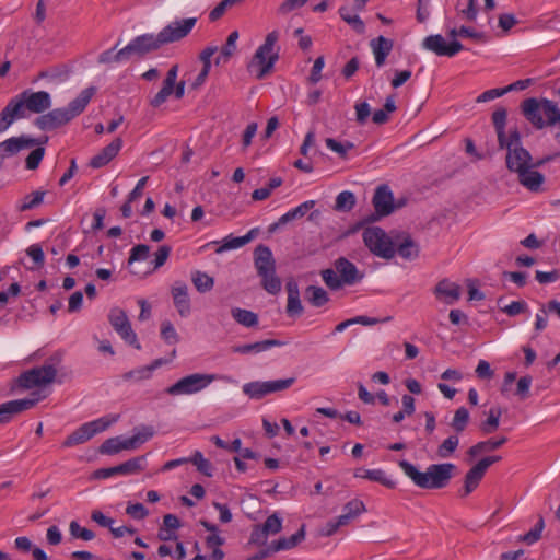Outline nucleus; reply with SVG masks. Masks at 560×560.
Instances as JSON below:
<instances>
[{
	"label": "nucleus",
	"instance_id": "nucleus-46",
	"mask_svg": "<svg viewBox=\"0 0 560 560\" xmlns=\"http://www.w3.org/2000/svg\"><path fill=\"white\" fill-rule=\"evenodd\" d=\"M501 415V408H491L488 412L487 420L481 423V431L486 434H490L497 431L500 424Z\"/></svg>",
	"mask_w": 560,
	"mask_h": 560
},
{
	"label": "nucleus",
	"instance_id": "nucleus-7",
	"mask_svg": "<svg viewBox=\"0 0 560 560\" xmlns=\"http://www.w3.org/2000/svg\"><path fill=\"white\" fill-rule=\"evenodd\" d=\"M229 380L218 374L194 373L186 375L165 389L171 396L194 395L207 388L213 381Z\"/></svg>",
	"mask_w": 560,
	"mask_h": 560
},
{
	"label": "nucleus",
	"instance_id": "nucleus-23",
	"mask_svg": "<svg viewBox=\"0 0 560 560\" xmlns=\"http://www.w3.org/2000/svg\"><path fill=\"white\" fill-rule=\"evenodd\" d=\"M173 303L182 317H187L191 312L188 287L184 282H175L171 289Z\"/></svg>",
	"mask_w": 560,
	"mask_h": 560
},
{
	"label": "nucleus",
	"instance_id": "nucleus-3",
	"mask_svg": "<svg viewBox=\"0 0 560 560\" xmlns=\"http://www.w3.org/2000/svg\"><path fill=\"white\" fill-rule=\"evenodd\" d=\"M398 465L406 476L421 489H442L446 487L456 468L452 463L432 464L428 466L424 472H421L406 459H401Z\"/></svg>",
	"mask_w": 560,
	"mask_h": 560
},
{
	"label": "nucleus",
	"instance_id": "nucleus-15",
	"mask_svg": "<svg viewBox=\"0 0 560 560\" xmlns=\"http://www.w3.org/2000/svg\"><path fill=\"white\" fill-rule=\"evenodd\" d=\"M164 46L160 34L147 33L143 35H139L135 37L130 43L126 46V49L129 55V59L132 57H143L147 54L155 51Z\"/></svg>",
	"mask_w": 560,
	"mask_h": 560
},
{
	"label": "nucleus",
	"instance_id": "nucleus-39",
	"mask_svg": "<svg viewBox=\"0 0 560 560\" xmlns=\"http://www.w3.org/2000/svg\"><path fill=\"white\" fill-rule=\"evenodd\" d=\"M231 314L234 320L244 327L249 328L258 325V315L252 311L234 307Z\"/></svg>",
	"mask_w": 560,
	"mask_h": 560
},
{
	"label": "nucleus",
	"instance_id": "nucleus-42",
	"mask_svg": "<svg viewBox=\"0 0 560 560\" xmlns=\"http://www.w3.org/2000/svg\"><path fill=\"white\" fill-rule=\"evenodd\" d=\"M116 47H117V45L114 48L107 49V50L103 51L102 54H100L98 62L100 63H113V62L121 63V62H126V61L130 60L128 51L126 49V46L124 48L119 49L118 51H115Z\"/></svg>",
	"mask_w": 560,
	"mask_h": 560
},
{
	"label": "nucleus",
	"instance_id": "nucleus-56",
	"mask_svg": "<svg viewBox=\"0 0 560 560\" xmlns=\"http://www.w3.org/2000/svg\"><path fill=\"white\" fill-rule=\"evenodd\" d=\"M261 527L268 535H276L282 529V518L278 513H273L266 518Z\"/></svg>",
	"mask_w": 560,
	"mask_h": 560
},
{
	"label": "nucleus",
	"instance_id": "nucleus-25",
	"mask_svg": "<svg viewBox=\"0 0 560 560\" xmlns=\"http://www.w3.org/2000/svg\"><path fill=\"white\" fill-rule=\"evenodd\" d=\"M335 269L339 273L345 284L352 285L363 278L357 266L345 257H340L335 261Z\"/></svg>",
	"mask_w": 560,
	"mask_h": 560
},
{
	"label": "nucleus",
	"instance_id": "nucleus-59",
	"mask_svg": "<svg viewBox=\"0 0 560 560\" xmlns=\"http://www.w3.org/2000/svg\"><path fill=\"white\" fill-rule=\"evenodd\" d=\"M45 154V149L43 147H38L34 149L25 160V166L27 170H36L43 160Z\"/></svg>",
	"mask_w": 560,
	"mask_h": 560
},
{
	"label": "nucleus",
	"instance_id": "nucleus-1",
	"mask_svg": "<svg viewBox=\"0 0 560 560\" xmlns=\"http://www.w3.org/2000/svg\"><path fill=\"white\" fill-rule=\"evenodd\" d=\"M51 107V96L46 91L25 90L12 97L0 112V133L14 121L27 118L30 114H42Z\"/></svg>",
	"mask_w": 560,
	"mask_h": 560
},
{
	"label": "nucleus",
	"instance_id": "nucleus-48",
	"mask_svg": "<svg viewBox=\"0 0 560 560\" xmlns=\"http://www.w3.org/2000/svg\"><path fill=\"white\" fill-rule=\"evenodd\" d=\"M189 463H192L197 470L203 474L207 477H211L213 474V467L211 463L203 457L202 453L196 451L191 457H189Z\"/></svg>",
	"mask_w": 560,
	"mask_h": 560
},
{
	"label": "nucleus",
	"instance_id": "nucleus-36",
	"mask_svg": "<svg viewBox=\"0 0 560 560\" xmlns=\"http://www.w3.org/2000/svg\"><path fill=\"white\" fill-rule=\"evenodd\" d=\"M506 116V109L503 107L498 108L492 114V122L498 136L499 147H503V142L509 139V136L505 133Z\"/></svg>",
	"mask_w": 560,
	"mask_h": 560
},
{
	"label": "nucleus",
	"instance_id": "nucleus-29",
	"mask_svg": "<svg viewBox=\"0 0 560 560\" xmlns=\"http://www.w3.org/2000/svg\"><path fill=\"white\" fill-rule=\"evenodd\" d=\"M284 342L277 339H266L256 341L254 343L238 345L232 348L234 353L248 354V353H260L270 350L273 347H281Z\"/></svg>",
	"mask_w": 560,
	"mask_h": 560
},
{
	"label": "nucleus",
	"instance_id": "nucleus-30",
	"mask_svg": "<svg viewBox=\"0 0 560 560\" xmlns=\"http://www.w3.org/2000/svg\"><path fill=\"white\" fill-rule=\"evenodd\" d=\"M258 233L259 229L254 228L243 236L229 235L223 240V244L215 249V253L221 254L226 250L237 249L253 241L258 235Z\"/></svg>",
	"mask_w": 560,
	"mask_h": 560
},
{
	"label": "nucleus",
	"instance_id": "nucleus-34",
	"mask_svg": "<svg viewBox=\"0 0 560 560\" xmlns=\"http://www.w3.org/2000/svg\"><path fill=\"white\" fill-rule=\"evenodd\" d=\"M122 450H131L129 446L128 439H122L121 436H115V438H109V439L105 440L101 444L98 452L101 454H105V455H115Z\"/></svg>",
	"mask_w": 560,
	"mask_h": 560
},
{
	"label": "nucleus",
	"instance_id": "nucleus-14",
	"mask_svg": "<svg viewBox=\"0 0 560 560\" xmlns=\"http://www.w3.org/2000/svg\"><path fill=\"white\" fill-rule=\"evenodd\" d=\"M178 74V65H174L166 73L163 80L161 90L151 98L150 105L152 107H160L166 100L174 94L177 100H180L185 94V81L176 83Z\"/></svg>",
	"mask_w": 560,
	"mask_h": 560
},
{
	"label": "nucleus",
	"instance_id": "nucleus-27",
	"mask_svg": "<svg viewBox=\"0 0 560 560\" xmlns=\"http://www.w3.org/2000/svg\"><path fill=\"white\" fill-rule=\"evenodd\" d=\"M370 46L372 48L376 66L378 68L383 67L386 58L394 47V42L384 36H378L370 42Z\"/></svg>",
	"mask_w": 560,
	"mask_h": 560
},
{
	"label": "nucleus",
	"instance_id": "nucleus-32",
	"mask_svg": "<svg viewBox=\"0 0 560 560\" xmlns=\"http://www.w3.org/2000/svg\"><path fill=\"white\" fill-rule=\"evenodd\" d=\"M354 476L358 478L369 479L371 481L378 482L388 489H395L397 486V482L394 479H392L390 477H388L386 475V472L381 468H377V469L360 468L355 471Z\"/></svg>",
	"mask_w": 560,
	"mask_h": 560
},
{
	"label": "nucleus",
	"instance_id": "nucleus-11",
	"mask_svg": "<svg viewBox=\"0 0 560 560\" xmlns=\"http://www.w3.org/2000/svg\"><path fill=\"white\" fill-rule=\"evenodd\" d=\"M362 237L365 246L375 256L384 259H390L395 256L394 244L383 229L378 226L366 228Z\"/></svg>",
	"mask_w": 560,
	"mask_h": 560
},
{
	"label": "nucleus",
	"instance_id": "nucleus-17",
	"mask_svg": "<svg viewBox=\"0 0 560 560\" xmlns=\"http://www.w3.org/2000/svg\"><path fill=\"white\" fill-rule=\"evenodd\" d=\"M108 320L116 332L128 343L136 345L137 349H140V345L137 343V335L131 328V324L128 319L127 314L119 307H114L108 314Z\"/></svg>",
	"mask_w": 560,
	"mask_h": 560
},
{
	"label": "nucleus",
	"instance_id": "nucleus-8",
	"mask_svg": "<svg viewBox=\"0 0 560 560\" xmlns=\"http://www.w3.org/2000/svg\"><path fill=\"white\" fill-rule=\"evenodd\" d=\"M556 103L542 98L530 97L522 103V112L524 117L537 129H542L546 126H551V115L556 114Z\"/></svg>",
	"mask_w": 560,
	"mask_h": 560
},
{
	"label": "nucleus",
	"instance_id": "nucleus-57",
	"mask_svg": "<svg viewBox=\"0 0 560 560\" xmlns=\"http://www.w3.org/2000/svg\"><path fill=\"white\" fill-rule=\"evenodd\" d=\"M69 530L72 537L80 538L85 541L92 540L95 537V534L91 529L81 527L77 521L70 522Z\"/></svg>",
	"mask_w": 560,
	"mask_h": 560
},
{
	"label": "nucleus",
	"instance_id": "nucleus-54",
	"mask_svg": "<svg viewBox=\"0 0 560 560\" xmlns=\"http://www.w3.org/2000/svg\"><path fill=\"white\" fill-rule=\"evenodd\" d=\"M322 278L325 284L331 290H338L345 284L336 269L322 270Z\"/></svg>",
	"mask_w": 560,
	"mask_h": 560
},
{
	"label": "nucleus",
	"instance_id": "nucleus-26",
	"mask_svg": "<svg viewBox=\"0 0 560 560\" xmlns=\"http://www.w3.org/2000/svg\"><path fill=\"white\" fill-rule=\"evenodd\" d=\"M167 361L164 359H155L149 365L140 366L128 371L122 374V380L126 382H141L152 377L153 372L165 364Z\"/></svg>",
	"mask_w": 560,
	"mask_h": 560
},
{
	"label": "nucleus",
	"instance_id": "nucleus-61",
	"mask_svg": "<svg viewBox=\"0 0 560 560\" xmlns=\"http://www.w3.org/2000/svg\"><path fill=\"white\" fill-rule=\"evenodd\" d=\"M501 310L509 316H516L525 313L528 310V305L525 301L520 300L511 302L509 305L501 307Z\"/></svg>",
	"mask_w": 560,
	"mask_h": 560
},
{
	"label": "nucleus",
	"instance_id": "nucleus-53",
	"mask_svg": "<svg viewBox=\"0 0 560 560\" xmlns=\"http://www.w3.org/2000/svg\"><path fill=\"white\" fill-rule=\"evenodd\" d=\"M325 143L328 149L336 152L342 159L347 158L348 151L354 148V144L350 141L341 143L334 138H327Z\"/></svg>",
	"mask_w": 560,
	"mask_h": 560
},
{
	"label": "nucleus",
	"instance_id": "nucleus-52",
	"mask_svg": "<svg viewBox=\"0 0 560 560\" xmlns=\"http://www.w3.org/2000/svg\"><path fill=\"white\" fill-rule=\"evenodd\" d=\"M459 439L457 435H450L447 439L443 441V443L438 447V455L441 458L450 457L458 447Z\"/></svg>",
	"mask_w": 560,
	"mask_h": 560
},
{
	"label": "nucleus",
	"instance_id": "nucleus-13",
	"mask_svg": "<svg viewBox=\"0 0 560 560\" xmlns=\"http://www.w3.org/2000/svg\"><path fill=\"white\" fill-rule=\"evenodd\" d=\"M448 36L452 40L446 43L445 38L440 34L429 35L423 39L422 47L438 56L454 57L464 49V46L456 39L459 36L458 30L452 28L448 32Z\"/></svg>",
	"mask_w": 560,
	"mask_h": 560
},
{
	"label": "nucleus",
	"instance_id": "nucleus-40",
	"mask_svg": "<svg viewBox=\"0 0 560 560\" xmlns=\"http://www.w3.org/2000/svg\"><path fill=\"white\" fill-rule=\"evenodd\" d=\"M506 441L508 439L505 436H502L501 439L498 440L489 439L487 441L478 442L468 450V455L471 457H476L482 452L494 451L501 447L503 444H505Z\"/></svg>",
	"mask_w": 560,
	"mask_h": 560
},
{
	"label": "nucleus",
	"instance_id": "nucleus-31",
	"mask_svg": "<svg viewBox=\"0 0 560 560\" xmlns=\"http://www.w3.org/2000/svg\"><path fill=\"white\" fill-rule=\"evenodd\" d=\"M365 511L366 508L362 500L352 499L343 505L342 514L339 515L337 518L339 521V524L346 526Z\"/></svg>",
	"mask_w": 560,
	"mask_h": 560
},
{
	"label": "nucleus",
	"instance_id": "nucleus-58",
	"mask_svg": "<svg viewBox=\"0 0 560 560\" xmlns=\"http://www.w3.org/2000/svg\"><path fill=\"white\" fill-rule=\"evenodd\" d=\"M161 336L167 343H176L179 340L178 334L176 332L173 324L165 320L161 325Z\"/></svg>",
	"mask_w": 560,
	"mask_h": 560
},
{
	"label": "nucleus",
	"instance_id": "nucleus-49",
	"mask_svg": "<svg viewBox=\"0 0 560 560\" xmlns=\"http://www.w3.org/2000/svg\"><path fill=\"white\" fill-rule=\"evenodd\" d=\"M339 14L341 19L351 25L358 33H362L364 31L365 26L363 21L358 14H352L349 8L341 7L339 9Z\"/></svg>",
	"mask_w": 560,
	"mask_h": 560
},
{
	"label": "nucleus",
	"instance_id": "nucleus-55",
	"mask_svg": "<svg viewBox=\"0 0 560 560\" xmlns=\"http://www.w3.org/2000/svg\"><path fill=\"white\" fill-rule=\"evenodd\" d=\"M544 527H545V522H544V518L540 516L538 522L536 523L535 527L533 529H530L528 533L521 535L518 537V540L523 541L527 545H532V544L536 542L537 540H539Z\"/></svg>",
	"mask_w": 560,
	"mask_h": 560
},
{
	"label": "nucleus",
	"instance_id": "nucleus-38",
	"mask_svg": "<svg viewBox=\"0 0 560 560\" xmlns=\"http://www.w3.org/2000/svg\"><path fill=\"white\" fill-rule=\"evenodd\" d=\"M306 301L315 307H320L329 301L328 293L317 285H308L305 290Z\"/></svg>",
	"mask_w": 560,
	"mask_h": 560
},
{
	"label": "nucleus",
	"instance_id": "nucleus-45",
	"mask_svg": "<svg viewBox=\"0 0 560 560\" xmlns=\"http://www.w3.org/2000/svg\"><path fill=\"white\" fill-rule=\"evenodd\" d=\"M191 281L197 291L200 293H206L210 291L214 285L213 278L199 270L192 272Z\"/></svg>",
	"mask_w": 560,
	"mask_h": 560
},
{
	"label": "nucleus",
	"instance_id": "nucleus-4",
	"mask_svg": "<svg viewBox=\"0 0 560 560\" xmlns=\"http://www.w3.org/2000/svg\"><path fill=\"white\" fill-rule=\"evenodd\" d=\"M279 39L278 31L267 34L265 42L260 45L247 66L249 73L254 74L257 80L264 79L271 73L279 55L275 51V45Z\"/></svg>",
	"mask_w": 560,
	"mask_h": 560
},
{
	"label": "nucleus",
	"instance_id": "nucleus-43",
	"mask_svg": "<svg viewBox=\"0 0 560 560\" xmlns=\"http://www.w3.org/2000/svg\"><path fill=\"white\" fill-rule=\"evenodd\" d=\"M315 206L314 200H307L298 207L289 210L280 217V223H289L293 220L303 218L313 207Z\"/></svg>",
	"mask_w": 560,
	"mask_h": 560
},
{
	"label": "nucleus",
	"instance_id": "nucleus-44",
	"mask_svg": "<svg viewBox=\"0 0 560 560\" xmlns=\"http://www.w3.org/2000/svg\"><path fill=\"white\" fill-rule=\"evenodd\" d=\"M136 430L137 431L132 436L127 438L131 450L138 448L141 444L145 443L154 435L153 428L149 425H142Z\"/></svg>",
	"mask_w": 560,
	"mask_h": 560
},
{
	"label": "nucleus",
	"instance_id": "nucleus-47",
	"mask_svg": "<svg viewBox=\"0 0 560 560\" xmlns=\"http://www.w3.org/2000/svg\"><path fill=\"white\" fill-rule=\"evenodd\" d=\"M469 422V411L465 407H459L453 417L451 427L456 433L463 432Z\"/></svg>",
	"mask_w": 560,
	"mask_h": 560
},
{
	"label": "nucleus",
	"instance_id": "nucleus-24",
	"mask_svg": "<svg viewBox=\"0 0 560 560\" xmlns=\"http://www.w3.org/2000/svg\"><path fill=\"white\" fill-rule=\"evenodd\" d=\"M122 148L121 138H115L108 145L103 148L96 155L90 160V166L93 168H101L107 165Z\"/></svg>",
	"mask_w": 560,
	"mask_h": 560
},
{
	"label": "nucleus",
	"instance_id": "nucleus-22",
	"mask_svg": "<svg viewBox=\"0 0 560 560\" xmlns=\"http://www.w3.org/2000/svg\"><path fill=\"white\" fill-rule=\"evenodd\" d=\"M37 398L15 399L0 405V423H7L13 415L28 410L36 405Z\"/></svg>",
	"mask_w": 560,
	"mask_h": 560
},
{
	"label": "nucleus",
	"instance_id": "nucleus-64",
	"mask_svg": "<svg viewBox=\"0 0 560 560\" xmlns=\"http://www.w3.org/2000/svg\"><path fill=\"white\" fill-rule=\"evenodd\" d=\"M532 382H533V378L529 375L522 376L517 381L516 393L515 394L521 399H526L529 396V388H530Z\"/></svg>",
	"mask_w": 560,
	"mask_h": 560
},
{
	"label": "nucleus",
	"instance_id": "nucleus-6",
	"mask_svg": "<svg viewBox=\"0 0 560 560\" xmlns=\"http://www.w3.org/2000/svg\"><path fill=\"white\" fill-rule=\"evenodd\" d=\"M499 148L506 150L505 164L510 172L518 174L530 166L532 155L523 147L521 133L516 128L510 130L509 139Z\"/></svg>",
	"mask_w": 560,
	"mask_h": 560
},
{
	"label": "nucleus",
	"instance_id": "nucleus-50",
	"mask_svg": "<svg viewBox=\"0 0 560 560\" xmlns=\"http://www.w3.org/2000/svg\"><path fill=\"white\" fill-rule=\"evenodd\" d=\"M354 194L349 190H345L338 194L336 198L335 209L339 211H350L354 207Z\"/></svg>",
	"mask_w": 560,
	"mask_h": 560
},
{
	"label": "nucleus",
	"instance_id": "nucleus-35",
	"mask_svg": "<svg viewBox=\"0 0 560 560\" xmlns=\"http://www.w3.org/2000/svg\"><path fill=\"white\" fill-rule=\"evenodd\" d=\"M486 470L478 464L471 467L465 475L464 480V495L471 493L483 478Z\"/></svg>",
	"mask_w": 560,
	"mask_h": 560
},
{
	"label": "nucleus",
	"instance_id": "nucleus-9",
	"mask_svg": "<svg viewBox=\"0 0 560 560\" xmlns=\"http://www.w3.org/2000/svg\"><path fill=\"white\" fill-rule=\"evenodd\" d=\"M58 362L59 360L55 362V358H50L42 366L33 368L21 373L16 380L18 386L23 389H31L52 383L57 375L56 365Z\"/></svg>",
	"mask_w": 560,
	"mask_h": 560
},
{
	"label": "nucleus",
	"instance_id": "nucleus-41",
	"mask_svg": "<svg viewBox=\"0 0 560 560\" xmlns=\"http://www.w3.org/2000/svg\"><path fill=\"white\" fill-rule=\"evenodd\" d=\"M407 260L416 259L419 256V246L413 242L410 236L404 237V240L397 245L395 253Z\"/></svg>",
	"mask_w": 560,
	"mask_h": 560
},
{
	"label": "nucleus",
	"instance_id": "nucleus-28",
	"mask_svg": "<svg viewBox=\"0 0 560 560\" xmlns=\"http://www.w3.org/2000/svg\"><path fill=\"white\" fill-rule=\"evenodd\" d=\"M518 175V182L525 188L533 192L542 191V184L545 182V176L536 170H532L530 166L528 168L523 170Z\"/></svg>",
	"mask_w": 560,
	"mask_h": 560
},
{
	"label": "nucleus",
	"instance_id": "nucleus-51",
	"mask_svg": "<svg viewBox=\"0 0 560 560\" xmlns=\"http://www.w3.org/2000/svg\"><path fill=\"white\" fill-rule=\"evenodd\" d=\"M44 196H45V191H39V190L33 191L32 194L26 195L23 198L22 203L19 206V210L27 211V210L38 207L43 202Z\"/></svg>",
	"mask_w": 560,
	"mask_h": 560
},
{
	"label": "nucleus",
	"instance_id": "nucleus-5",
	"mask_svg": "<svg viewBox=\"0 0 560 560\" xmlns=\"http://www.w3.org/2000/svg\"><path fill=\"white\" fill-rule=\"evenodd\" d=\"M254 266L261 278V287L269 294H277L281 290V280L276 275V261L271 249L266 245H258L254 250Z\"/></svg>",
	"mask_w": 560,
	"mask_h": 560
},
{
	"label": "nucleus",
	"instance_id": "nucleus-60",
	"mask_svg": "<svg viewBox=\"0 0 560 560\" xmlns=\"http://www.w3.org/2000/svg\"><path fill=\"white\" fill-rule=\"evenodd\" d=\"M149 253H150L149 245L138 244L131 248L128 262L132 264L133 261L144 260L148 258Z\"/></svg>",
	"mask_w": 560,
	"mask_h": 560
},
{
	"label": "nucleus",
	"instance_id": "nucleus-62",
	"mask_svg": "<svg viewBox=\"0 0 560 560\" xmlns=\"http://www.w3.org/2000/svg\"><path fill=\"white\" fill-rule=\"evenodd\" d=\"M126 513L135 520H143L148 516L149 511L142 503H129Z\"/></svg>",
	"mask_w": 560,
	"mask_h": 560
},
{
	"label": "nucleus",
	"instance_id": "nucleus-21",
	"mask_svg": "<svg viewBox=\"0 0 560 560\" xmlns=\"http://www.w3.org/2000/svg\"><path fill=\"white\" fill-rule=\"evenodd\" d=\"M372 202L377 218L389 215L395 209L394 196L387 185L376 188Z\"/></svg>",
	"mask_w": 560,
	"mask_h": 560
},
{
	"label": "nucleus",
	"instance_id": "nucleus-20",
	"mask_svg": "<svg viewBox=\"0 0 560 560\" xmlns=\"http://www.w3.org/2000/svg\"><path fill=\"white\" fill-rule=\"evenodd\" d=\"M433 294L440 302L446 305H453L459 301L462 296V288L459 284L445 278L435 284Z\"/></svg>",
	"mask_w": 560,
	"mask_h": 560
},
{
	"label": "nucleus",
	"instance_id": "nucleus-33",
	"mask_svg": "<svg viewBox=\"0 0 560 560\" xmlns=\"http://www.w3.org/2000/svg\"><path fill=\"white\" fill-rule=\"evenodd\" d=\"M305 538V526L302 525L301 528L290 537H282L278 540H275L269 546L268 551L278 552L281 550H289L298 546Z\"/></svg>",
	"mask_w": 560,
	"mask_h": 560
},
{
	"label": "nucleus",
	"instance_id": "nucleus-19",
	"mask_svg": "<svg viewBox=\"0 0 560 560\" xmlns=\"http://www.w3.org/2000/svg\"><path fill=\"white\" fill-rule=\"evenodd\" d=\"M48 142V137L44 136L40 139H34L26 136L12 137L0 143V154L5 159L15 155L20 151L32 148L35 144H45Z\"/></svg>",
	"mask_w": 560,
	"mask_h": 560
},
{
	"label": "nucleus",
	"instance_id": "nucleus-10",
	"mask_svg": "<svg viewBox=\"0 0 560 560\" xmlns=\"http://www.w3.org/2000/svg\"><path fill=\"white\" fill-rule=\"evenodd\" d=\"M118 420V416L115 417H102L96 420L85 422L69 434L62 442V447H72L79 444H83L91 440L94 435L104 432L113 423Z\"/></svg>",
	"mask_w": 560,
	"mask_h": 560
},
{
	"label": "nucleus",
	"instance_id": "nucleus-18",
	"mask_svg": "<svg viewBox=\"0 0 560 560\" xmlns=\"http://www.w3.org/2000/svg\"><path fill=\"white\" fill-rule=\"evenodd\" d=\"M144 455L133 457L117 466L97 469L94 475L98 479H106L115 475H133L144 469Z\"/></svg>",
	"mask_w": 560,
	"mask_h": 560
},
{
	"label": "nucleus",
	"instance_id": "nucleus-2",
	"mask_svg": "<svg viewBox=\"0 0 560 560\" xmlns=\"http://www.w3.org/2000/svg\"><path fill=\"white\" fill-rule=\"evenodd\" d=\"M95 92L96 89L94 86H89L82 90L67 107L55 108L47 114L38 116L35 119L34 125L43 131L55 130L67 125L84 112Z\"/></svg>",
	"mask_w": 560,
	"mask_h": 560
},
{
	"label": "nucleus",
	"instance_id": "nucleus-63",
	"mask_svg": "<svg viewBox=\"0 0 560 560\" xmlns=\"http://www.w3.org/2000/svg\"><path fill=\"white\" fill-rule=\"evenodd\" d=\"M303 311L300 295L288 296L287 313L289 316H300Z\"/></svg>",
	"mask_w": 560,
	"mask_h": 560
},
{
	"label": "nucleus",
	"instance_id": "nucleus-37",
	"mask_svg": "<svg viewBox=\"0 0 560 560\" xmlns=\"http://www.w3.org/2000/svg\"><path fill=\"white\" fill-rule=\"evenodd\" d=\"M238 39V32L233 31L228 36L226 43L222 46L220 54L215 58V65H224L236 51V42Z\"/></svg>",
	"mask_w": 560,
	"mask_h": 560
},
{
	"label": "nucleus",
	"instance_id": "nucleus-16",
	"mask_svg": "<svg viewBox=\"0 0 560 560\" xmlns=\"http://www.w3.org/2000/svg\"><path fill=\"white\" fill-rule=\"evenodd\" d=\"M196 23V18H187L167 24L159 32L163 44L167 45L185 38L195 27Z\"/></svg>",
	"mask_w": 560,
	"mask_h": 560
},
{
	"label": "nucleus",
	"instance_id": "nucleus-12",
	"mask_svg": "<svg viewBox=\"0 0 560 560\" xmlns=\"http://www.w3.org/2000/svg\"><path fill=\"white\" fill-rule=\"evenodd\" d=\"M295 377L272 381H254L245 383L242 390L250 399L259 400L269 394L287 390L295 383Z\"/></svg>",
	"mask_w": 560,
	"mask_h": 560
}]
</instances>
